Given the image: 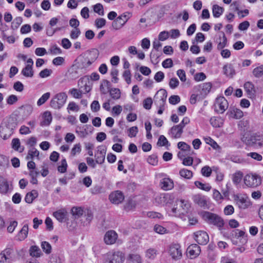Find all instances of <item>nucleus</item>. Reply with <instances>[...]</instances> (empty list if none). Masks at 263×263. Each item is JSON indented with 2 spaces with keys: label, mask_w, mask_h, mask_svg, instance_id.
Instances as JSON below:
<instances>
[{
  "label": "nucleus",
  "mask_w": 263,
  "mask_h": 263,
  "mask_svg": "<svg viewBox=\"0 0 263 263\" xmlns=\"http://www.w3.org/2000/svg\"><path fill=\"white\" fill-rule=\"evenodd\" d=\"M99 54L98 50L93 49L88 53L80 55L76 61L78 69L85 72L87 68L98 59Z\"/></svg>",
  "instance_id": "f257e3e1"
},
{
  "label": "nucleus",
  "mask_w": 263,
  "mask_h": 263,
  "mask_svg": "<svg viewBox=\"0 0 263 263\" xmlns=\"http://www.w3.org/2000/svg\"><path fill=\"white\" fill-rule=\"evenodd\" d=\"M17 125L16 120L14 118H9L2 123L0 127L1 137L4 140L9 138L13 134V130Z\"/></svg>",
  "instance_id": "f03ea898"
},
{
  "label": "nucleus",
  "mask_w": 263,
  "mask_h": 263,
  "mask_svg": "<svg viewBox=\"0 0 263 263\" xmlns=\"http://www.w3.org/2000/svg\"><path fill=\"white\" fill-rule=\"evenodd\" d=\"M67 96L65 92H59L52 98L50 102V105L55 109H60L65 104Z\"/></svg>",
  "instance_id": "7ed1b4c3"
},
{
  "label": "nucleus",
  "mask_w": 263,
  "mask_h": 263,
  "mask_svg": "<svg viewBox=\"0 0 263 263\" xmlns=\"http://www.w3.org/2000/svg\"><path fill=\"white\" fill-rule=\"evenodd\" d=\"M203 217L209 223L216 226L220 230L224 225V221L222 218L215 214L209 212H205L203 214Z\"/></svg>",
  "instance_id": "20e7f679"
},
{
  "label": "nucleus",
  "mask_w": 263,
  "mask_h": 263,
  "mask_svg": "<svg viewBox=\"0 0 263 263\" xmlns=\"http://www.w3.org/2000/svg\"><path fill=\"white\" fill-rule=\"evenodd\" d=\"M124 260V254L121 251L109 252L106 255L107 263H123Z\"/></svg>",
  "instance_id": "39448f33"
},
{
  "label": "nucleus",
  "mask_w": 263,
  "mask_h": 263,
  "mask_svg": "<svg viewBox=\"0 0 263 263\" xmlns=\"http://www.w3.org/2000/svg\"><path fill=\"white\" fill-rule=\"evenodd\" d=\"M262 136L256 134L253 135H248L243 136L242 141L249 146H253L254 145H258L263 146V140H261Z\"/></svg>",
  "instance_id": "423d86ee"
},
{
  "label": "nucleus",
  "mask_w": 263,
  "mask_h": 263,
  "mask_svg": "<svg viewBox=\"0 0 263 263\" xmlns=\"http://www.w3.org/2000/svg\"><path fill=\"white\" fill-rule=\"evenodd\" d=\"M244 182L248 187H255L261 184V180L257 175L248 174L245 177Z\"/></svg>",
  "instance_id": "0eeeda50"
},
{
  "label": "nucleus",
  "mask_w": 263,
  "mask_h": 263,
  "mask_svg": "<svg viewBox=\"0 0 263 263\" xmlns=\"http://www.w3.org/2000/svg\"><path fill=\"white\" fill-rule=\"evenodd\" d=\"M167 93L163 89H161L157 91L154 97V101L158 107H164Z\"/></svg>",
  "instance_id": "6e6552de"
},
{
  "label": "nucleus",
  "mask_w": 263,
  "mask_h": 263,
  "mask_svg": "<svg viewBox=\"0 0 263 263\" xmlns=\"http://www.w3.org/2000/svg\"><path fill=\"white\" fill-rule=\"evenodd\" d=\"M215 106L216 111L222 114L228 108V103L223 97H219L216 100Z\"/></svg>",
  "instance_id": "1a4fd4ad"
},
{
  "label": "nucleus",
  "mask_w": 263,
  "mask_h": 263,
  "mask_svg": "<svg viewBox=\"0 0 263 263\" xmlns=\"http://www.w3.org/2000/svg\"><path fill=\"white\" fill-rule=\"evenodd\" d=\"M106 153V148L104 146H99L95 154V158L97 164H102L104 163Z\"/></svg>",
  "instance_id": "9d476101"
},
{
  "label": "nucleus",
  "mask_w": 263,
  "mask_h": 263,
  "mask_svg": "<svg viewBox=\"0 0 263 263\" xmlns=\"http://www.w3.org/2000/svg\"><path fill=\"white\" fill-rule=\"evenodd\" d=\"M169 253L172 258L180 259L182 257V251L179 244H173L170 247Z\"/></svg>",
  "instance_id": "9b49d317"
},
{
  "label": "nucleus",
  "mask_w": 263,
  "mask_h": 263,
  "mask_svg": "<svg viewBox=\"0 0 263 263\" xmlns=\"http://www.w3.org/2000/svg\"><path fill=\"white\" fill-rule=\"evenodd\" d=\"M128 20L127 15L122 14L117 17L112 23V27L115 30L121 29Z\"/></svg>",
  "instance_id": "f8f14e48"
},
{
  "label": "nucleus",
  "mask_w": 263,
  "mask_h": 263,
  "mask_svg": "<svg viewBox=\"0 0 263 263\" xmlns=\"http://www.w3.org/2000/svg\"><path fill=\"white\" fill-rule=\"evenodd\" d=\"M118 238L117 233L113 230H109L106 232L104 236V242L107 245L114 244Z\"/></svg>",
  "instance_id": "ddd939ff"
},
{
  "label": "nucleus",
  "mask_w": 263,
  "mask_h": 263,
  "mask_svg": "<svg viewBox=\"0 0 263 263\" xmlns=\"http://www.w3.org/2000/svg\"><path fill=\"white\" fill-rule=\"evenodd\" d=\"M195 239L199 245H205L209 241V236L208 234L202 231L196 232L194 233Z\"/></svg>",
  "instance_id": "4468645a"
},
{
  "label": "nucleus",
  "mask_w": 263,
  "mask_h": 263,
  "mask_svg": "<svg viewBox=\"0 0 263 263\" xmlns=\"http://www.w3.org/2000/svg\"><path fill=\"white\" fill-rule=\"evenodd\" d=\"M109 198L112 203L118 204L123 201L124 196L121 191H116L109 195Z\"/></svg>",
  "instance_id": "2eb2a0df"
},
{
  "label": "nucleus",
  "mask_w": 263,
  "mask_h": 263,
  "mask_svg": "<svg viewBox=\"0 0 263 263\" xmlns=\"http://www.w3.org/2000/svg\"><path fill=\"white\" fill-rule=\"evenodd\" d=\"M235 200L239 208L241 209H247L250 205V202L247 197L236 196Z\"/></svg>",
  "instance_id": "dca6fc26"
},
{
  "label": "nucleus",
  "mask_w": 263,
  "mask_h": 263,
  "mask_svg": "<svg viewBox=\"0 0 263 263\" xmlns=\"http://www.w3.org/2000/svg\"><path fill=\"white\" fill-rule=\"evenodd\" d=\"M68 212L65 209H61L53 213L54 217L61 222L65 221L67 219Z\"/></svg>",
  "instance_id": "f3484780"
},
{
  "label": "nucleus",
  "mask_w": 263,
  "mask_h": 263,
  "mask_svg": "<svg viewBox=\"0 0 263 263\" xmlns=\"http://www.w3.org/2000/svg\"><path fill=\"white\" fill-rule=\"evenodd\" d=\"M187 251L192 258L198 256L200 253V248L196 244H192L188 247Z\"/></svg>",
  "instance_id": "a211bd4d"
},
{
  "label": "nucleus",
  "mask_w": 263,
  "mask_h": 263,
  "mask_svg": "<svg viewBox=\"0 0 263 263\" xmlns=\"http://www.w3.org/2000/svg\"><path fill=\"white\" fill-rule=\"evenodd\" d=\"M170 197L168 194H161L157 196L155 200L158 204L164 205L169 202Z\"/></svg>",
  "instance_id": "6ab92c4d"
},
{
  "label": "nucleus",
  "mask_w": 263,
  "mask_h": 263,
  "mask_svg": "<svg viewBox=\"0 0 263 263\" xmlns=\"http://www.w3.org/2000/svg\"><path fill=\"white\" fill-rule=\"evenodd\" d=\"M162 189L164 191H168L174 187V182L172 179L168 178L162 179L160 182Z\"/></svg>",
  "instance_id": "aec40b11"
},
{
  "label": "nucleus",
  "mask_w": 263,
  "mask_h": 263,
  "mask_svg": "<svg viewBox=\"0 0 263 263\" xmlns=\"http://www.w3.org/2000/svg\"><path fill=\"white\" fill-rule=\"evenodd\" d=\"M7 258L8 262L12 259L14 255V244L13 243H8L6 249L2 251Z\"/></svg>",
  "instance_id": "412c9836"
},
{
  "label": "nucleus",
  "mask_w": 263,
  "mask_h": 263,
  "mask_svg": "<svg viewBox=\"0 0 263 263\" xmlns=\"http://www.w3.org/2000/svg\"><path fill=\"white\" fill-rule=\"evenodd\" d=\"M194 202L201 207H204L206 205L207 201L205 196L200 194H196L193 196Z\"/></svg>",
  "instance_id": "4be33fe9"
},
{
  "label": "nucleus",
  "mask_w": 263,
  "mask_h": 263,
  "mask_svg": "<svg viewBox=\"0 0 263 263\" xmlns=\"http://www.w3.org/2000/svg\"><path fill=\"white\" fill-rule=\"evenodd\" d=\"M244 88L249 97H253L255 96V90L252 83L250 82L245 83L244 84Z\"/></svg>",
  "instance_id": "5701e85b"
},
{
  "label": "nucleus",
  "mask_w": 263,
  "mask_h": 263,
  "mask_svg": "<svg viewBox=\"0 0 263 263\" xmlns=\"http://www.w3.org/2000/svg\"><path fill=\"white\" fill-rule=\"evenodd\" d=\"M183 133V130L178 125L173 126L170 130L169 134L174 138H179Z\"/></svg>",
  "instance_id": "b1692460"
},
{
  "label": "nucleus",
  "mask_w": 263,
  "mask_h": 263,
  "mask_svg": "<svg viewBox=\"0 0 263 263\" xmlns=\"http://www.w3.org/2000/svg\"><path fill=\"white\" fill-rule=\"evenodd\" d=\"M223 73L227 77L233 78L235 74V71L232 64H227L223 67Z\"/></svg>",
  "instance_id": "393cba45"
},
{
  "label": "nucleus",
  "mask_w": 263,
  "mask_h": 263,
  "mask_svg": "<svg viewBox=\"0 0 263 263\" xmlns=\"http://www.w3.org/2000/svg\"><path fill=\"white\" fill-rule=\"evenodd\" d=\"M28 233V226L24 225L17 235V240L19 241L24 240L27 238Z\"/></svg>",
  "instance_id": "a878e982"
},
{
  "label": "nucleus",
  "mask_w": 263,
  "mask_h": 263,
  "mask_svg": "<svg viewBox=\"0 0 263 263\" xmlns=\"http://www.w3.org/2000/svg\"><path fill=\"white\" fill-rule=\"evenodd\" d=\"M9 190V184L6 179L0 175V192L6 193Z\"/></svg>",
  "instance_id": "bb28decb"
},
{
  "label": "nucleus",
  "mask_w": 263,
  "mask_h": 263,
  "mask_svg": "<svg viewBox=\"0 0 263 263\" xmlns=\"http://www.w3.org/2000/svg\"><path fill=\"white\" fill-rule=\"evenodd\" d=\"M224 11L223 7H220L218 5H214L212 7V13L213 16L216 18L219 17Z\"/></svg>",
  "instance_id": "cd10ccee"
},
{
  "label": "nucleus",
  "mask_w": 263,
  "mask_h": 263,
  "mask_svg": "<svg viewBox=\"0 0 263 263\" xmlns=\"http://www.w3.org/2000/svg\"><path fill=\"white\" fill-rule=\"evenodd\" d=\"M37 196L38 193L37 191L33 190L26 194L25 198V201L28 203H31Z\"/></svg>",
  "instance_id": "c85d7f7f"
},
{
  "label": "nucleus",
  "mask_w": 263,
  "mask_h": 263,
  "mask_svg": "<svg viewBox=\"0 0 263 263\" xmlns=\"http://www.w3.org/2000/svg\"><path fill=\"white\" fill-rule=\"evenodd\" d=\"M30 256L35 257H39L42 255L40 249L36 246H32L29 250Z\"/></svg>",
  "instance_id": "c756f323"
},
{
  "label": "nucleus",
  "mask_w": 263,
  "mask_h": 263,
  "mask_svg": "<svg viewBox=\"0 0 263 263\" xmlns=\"http://www.w3.org/2000/svg\"><path fill=\"white\" fill-rule=\"evenodd\" d=\"M12 147L15 151L22 152L24 150V147L21 146V143L19 139L14 138L12 140Z\"/></svg>",
  "instance_id": "7c9ffc66"
},
{
  "label": "nucleus",
  "mask_w": 263,
  "mask_h": 263,
  "mask_svg": "<svg viewBox=\"0 0 263 263\" xmlns=\"http://www.w3.org/2000/svg\"><path fill=\"white\" fill-rule=\"evenodd\" d=\"M136 202L135 200L129 199H128L124 206L125 211L128 212L133 210L136 206Z\"/></svg>",
  "instance_id": "2f4dec72"
},
{
  "label": "nucleus",
  "mask_w": 263,
  "mask_h": 263,
  "mask_svg": "<svg viewBox=\"0 0 263 263\" xmlns=\"http://www.w3.org/2000/svg\"><path fill=\"white\" fill-rule=\"evenodd\" d=\"M210 123L214 127H219L223 124V120L220 117H212Z\"/></svg>",
  "instance_id": "473e14b6"
},
{
  "label": "nucleus",
  "mask_w": 263,
  "mask_h": 263,
  "mask_svg": "<svg viewBox=\"0 0 263 263\" xmlns=\"http://www.w3.org/2000/svg\"><path fill=\"white\" fill-rule=\"evenodd\" d=\"M44 120L41 123V125H49L52 119L51 113L49 111H45L43 115Z\"/></svg>",
  "instance_id": "72a5a7b5"
},
{
  "label": "nucleus",
  "mask_w": 263,
  "mask_h": 263,
  "mask_svg": "<svg viewBox=\"0 0 263 263\" xmlns=\"http://www.w3.org/2000/svg\"><path fill=\"white\" fill-rule=\"evenodd\" d=\"M179 175L181 177L186 179H190L193 177V173L191 171L185 168H182L179 171Z\"/></svg>",
  "instance_id": "f704fd0d"
},
{
  "label": "nucleus",
  "mask_w": 263,
  "mask_h": 263,
  "mask_svg": "<svg viewBox=\"0 0 263 263\" xmlns=\"http://www.w3.org/2000/svg\"><path fill=\"white\" fill-rule=\"evenodd\" d=\"M178 148L180 149L181 150V151H184V152H190L191 151V146L186 144L185 142H179L178 143ZM194 152H192V154H193ZM188 155H191V153H190V152L188 153L187 154Z\"/></svg>",
  "instance_id": "c9c22d12"
},
{
  "label": "nucleus",
  "mask_w": 263,
  "mask_h": 263,
  "mask_svg": "<svg viewBox=\"0 0 263 263\" xmlns=\"http://www.w3.org/2000/svg\"><path fill=\"white\" fill-rule=\"evenodd\" d=\"M22 74L26 77H32L33 76L34 72L32 68L28 66H26L22 70Z\"/></svg>",
  "instance_id": "e433bc0d"
},
{
  "label": "nucleus",
  "mask_w": 263,
  "mask_h": 263,
  "mask_svg": "<svg viewBox=\"0 0 263 263\" xmlns=\"http://www.w3.org/2000/svg\"><path fill=\"white\" fill-rule=\"evenodd\" d=\"M71 213L75 218H78L83 214V210L80 207H73Z\"/></svg>",
  "instance_id": "4c0bfd02"
},
{
  "label": "nucleus",
  "mask_w": 263,
  "mask_h": 263,
  "mask_svg": "<svg viewBox=\"0 0 263 263\" xmlns=\"http://www.w3.org/2000/svg\"><path fill=\"white\" fill-rule=\"evenodd\" d=\"M39 152L34 147H31L28 151L27 159H32L34 157L39 158Z\"/></svg>",
  "instance_id": "58836bf2"
},
{
  "label": "nucleus",
  "mask_w": 263,
  "mask_h": 263,
  "mask_svg": "<svg viewBox=\"0 0 263 263\" xmlns=\"http://www.w3.org/2000/svg\"><path fill=\"white\" fill-rule=\"evenodd\" d=\"M157 251L154 248H149L145 251V256L151 259H154L157 255Z\"/></svg>",
  "instance_id": "ea45409f"
},
{
  "label": "nucleus",
  "mask_w": 263,
  "mask_h": 263,
  "mask_svg": "<svg viewBox=\"0 0 263 263\" xmlns=\"http://www.w3.org/2000/svg\"><path fill=\"white\" fill-rule=\"evenodd\" d=\"M43 251L46 254H50L51 252V246L50 244L46 241H42L41 245Z\"/></svg>",
  "instance_id": "a19ab883"
},
{
  "label": "nucleus",
  "mask_w": 263,
  "mask_h": 263,
  "mask_svg": "<svg viewBox=\"0 0 263 263\" xmlns=\"http://www.w3.org/2000/svg\"><path fill=\"white\" fill-rule=\"evenodd\" d=\"M194 184L197 187L205 191H209L211 189V186L208 183L204 184L200 181H196Z\"/></svg>",
  "instance_id": "79ce46f5"
},
{
  "label": "nucleus",
  "mask_w": 263,
  "mask_h": 263,
  "mask_svg": "<svg viewBox=\"0 0 263 263\" xmlns=\"http://www.w3.org/2000/svg\"><path fill=\"white\" fill-rule=\"evenodd\" d=\"M9 165L8 159L3 155H0V169L5 170Z\"/></svg>",
  "instance_id": "37998d69"
},
{
  "label": "nucleus",
  "mask_w": 263,
  "mask_h": 263,
  "mask_svg": "<svg viewBox=\"0 0 263 263\" xmlns=\"http://www.w3.org/2000/svg\"><path fill=\"white\" fill-rule=\"evenodd\" d=\"M222 38L221 36H219V42L217 45V49H221L223 48L227 45V37L225 36V34L223 32L222 33Z\"/></svg>",
  "instance_id": "c03bdc74"
},
{
  "label": "nucleus",
  "mask_w": 263,
  "mask_h": 263,
  "mask_svg": "<svg viewBox=\"0 0 263 263\" xmlns=\"http://www.w3.org/2000/svg\"><path fill=\"white\" fill-rule=\"evenodd\" d=\"M69 93L74 98L80 99L82 98L83 90H78L76 88H72L69 90Z\"/></svg>",
  "instance_id": "a18cd8bd"
},
{
  "label": "nucleus",
  "mask_w": 263,
  "mask_h": 263,
  "mask_svg": "<svg viewBox=\"0 0 263 263\" xmlns=\"http://www.w3.org/2000/svg\"><path fill=\"white\" fill-rule=\"evenodd\" d=\"M110 97L115 99L117 100L120 98L121 92L120 89L118 88H112L109 91Z\"/></svg>",
  "instance_id": "49530a36"
},
{
  "label": "nucleus",
  "mask_w": 263,
  "mask_h": 263,
  "mask_svg": "<svg viewBox=\"0 0 263 263\" xmlns=\"http://www.w3.org/2000/svg\"><path fill=\"white\" fill-rule=\"evenodd\" d=\"M93 11L100 15H104L103 6L101 4L98 3L93 6Z\"/></svg>",
  "instance_id": "de8ad7c7"
},
{
  "label": "nucleus",
  "mask_w": 263,
  "mask_h": 263,
  "mask_svg": "<svg viewBox=\"0 0 263 263\" xmlns=\"http://www.w3.org/2000/svg\"><path fill=\"white\" fill-rule=\"evenodd\" d=\"M232 117L235 119H240L243 116V112L239 109L235 108L231 111Z\"/></svg>",
  "instance_id": "09e8293b"
},
{
  "label": "nucleus",
  "mask_w": 263,
  "mask_h": 263,
  "mask_svg": "<svg viewBox=\"0 0 263 263\" xmlns=\"http://www.w3.org/2000/svg\"><path fill=\"white\" fill-rule=\"evenodd\" d=\"M23 19L21 17H16L11 24V28L13 30L16 29L22 24Z\"/></svg>",
  "instance_id": "8fccbe9b"
},
{
  "label": "nucleus",
  "mask_w": 263,
  "mask_h": 263,
  "mask_svg": "<svg viewBox=\"0 0 263 263\" xmlns=\"http://www.w3.org/2000/svg\"><path fill=\"white\" fill-rule=\"evenodd\" d=\"M50 92H46L42 95V96L38 100L37 104L38 106H41L50 97Z\"/></svg>",
  "instance_id": "3c124183"
},
{
  "label": "nucleus",
  "mask_w": 263,
  "mask_h": 263,
  "mask_svg": "<svg viewBox=\"0 0 263 263\" xmlns=\"http://www.w3.org/2000/svg\"><path fill=\"white\" fill-rule=\"evenodd\" d=\"M129 258L133 263H141L142 259L140 255L137 254H130Z\"/></svg>",
  "instance_id": "603ef678"
},
{
  "label": "nucleus",
  "mask_w": 263,
  "mask_h": 263,
  "mask_svg": "<svg viewBox=\"0 0 263 263\" xmlns=\"http://www.w3.org/2000/svg\"><path fill=\"white\" fill-rule=\"evenodd\" d=\"M253 75L256 78H259L263 76V66H260L254 68L253 70Z\"/></svg>",
  "instance_id": "864d4df0"
},
{
  "label": "nucleus",
  "mask_w": 263,
  "mask_h": 263,
  "mask_svg": "<svg viewBox=\"0 0 263 263\" xmlns=\"http://www.w3.org/2000/svg\"><path fill=\"white\" fill-rule=\"evenodd\" d=\"M201 88L203 93L206 94L210 92L212 88V84L210 82L203 83L201 85Z\"/></svg>",
  "instance_id": "5fc2aeb1"
},
{
  "label": "nucleus",
  "mask_w": 263,
  "mask_h": 263,
  "mask_svg": "<svg viewBox=\"0 0 263 263\" xmlns=\"http://www.w3.org/2000/svg\"><path fill=\"white\" fill-rule=\"evenodd\" d=\"M21 109L23 110L24 114L26 116H29L33 110V107L30 105H26L25 106H22L21 107Z\"/></svg>",
  "instance_id": "6e6d98bb"
},
{
  "label": "nucleus",
  "mask_w": 263,
  "mask_h": 263,
  "mask_svg": "<svg viewBox=\"0 0 263 263\" xmlns=\"http://www.w3.org/2000/svg\"><path fill=\"white\" fill-rule=\"evenodd\" d=\"M67 164L65 159L61 160V164L58 167V170L60 173H65L67 170Z\"/></svg>",
  "instance_id": "4d7b16f0"
},
{
  "label": "nucleus",
  "mask_w": 263,
  "mask_h": 263,
  "mask_svg": "<svg viewBox=\"0 0 263 263\" xmlns=\"http://www.w3.org/2000/svg\"><path fill=\"white\" fill-rule=\"evenodd\" d=\"M157 145L160 146H163L168 145V141L167 140V139L164 137L163 135H161L159 137Z\"/></svg>",
  "instance_id": "13d9d810"
},
{
  "label": "nucleus",
  "mask_w": 263,
  "mask_h": 263,
  "mask_svg": "<svg viewBox=\"0 0 263 263\" xmlns=\"http://www.w3.org/2000/svg\"><path fill=\"white\" fill-rule=\"evenodd\" d=\"M81 34V31L79 28H74L72 29L70 33L71 39L76 40L78 38Z\"/></svg>",
  "instance_id": "bf43d9fd"
},
{
  "label": "nucleus",
  "mask_w": 263,
  "mask_h": 263,
  "mask_svg": "<svg viewBox=\"0 0 263 263\" xmlns=\"http://www.w3.org/2000/svg\"><path fill=\"white\" fill-rule=\"evenodd\" d=\"M242 177V173L240 172L235 173L233 175V181L234 183L238 184L240 182Z\"/></svg>",
  "instance_id": "052dcab7"
},
{
  "label": "nucleus",
  "mask_w": 263,
  "mask_h": 263,
  "mask_svg": "<svg viewBox=\"0 0 263 263\" xmlns=\"http://www.w3.org/2000/svg\"><path fill=\"white\" fill-rule=\"evenodd\" d=\"M81 151V145L80 143L75 144L71 151V155L74 156L77 154H79Z\"/></svg>",
  "instance_id": "680f3d73"
},
{
  "label": "nucleus",
  "mask_w": 263,
  "mask_h": 263,
  "mask_svg": "<svg viewBox=\"0 0 263 263\" xmlns=\"http://www.w3.org/2000/svg\"><path fill=\"white\" fill-rule=\"evenodd\" d=\"M201 173L203 176L209 177L212 173V170L209 166H205L201 168Z\"/></svg>",
  "instance_id": "e2e57ef3"
},
{
  "label": "nucleus",
  "mask_w": 263,
  "mask_h": 263,
  "mask_svg": "<svg viewBox=\"0 0 263 263\" xmlns=\"http://www.w3.org/2000/svg\"><path fill=\"white\" fill-rule=\"evenodd\" d=\"M147 162L151 165H156L158 164V158L156 155H152L147 158Z\"/></svg>",
  "instance_id": "0e129e2a"
},
{
  "label": "nucleus",
  "mask_w": 263,
  "mask_h": 263,
  "mask_svg": "<svg viewBox=\"0 0 263 263\" xmlns=\"http://www.w3.org/2000/svg\"><path fill=\"white\" fill-rule=\"evenodd\" d=\"M89 78L88 76H85L80 79L78 81V85L80 89H82L87 83H89Z\"/></svg>",
  "instance_id": "69168bd1"
},
{
  "label": "nucleus",
  "mask_w": 263,
  "mask_h": 263,
  "mask_svg": "<svg viewBox=\"0 0 263 263\" xmlns=\"http://www.w3.org/2000/svg\"><path fill=\"white\" fill-rule=\"evenodd\" d=\"M247 156L250 157L253 159L260 161L262 159V157L261 155L255 152H251L247 154Z\"/></svg>",
  "instance_id": "338daca9"
},
{
  "label": "nucleus",
  "mask_w": 263,
  "mask_h": 263,
  "mask_svg": "<svg viewBox=\"0 0 263 263\" xmlns=\"http://www.w3.org/2000/svg\"><path fill=\"white\" fill-rule=\"evenodd\" d=\"M95 23L97 28H100L105 25L106 20L103 18H97Z\"/></svg>",
  "instance_id": "774afa93"
}]
</instances>
